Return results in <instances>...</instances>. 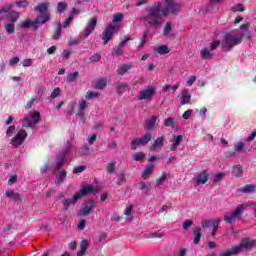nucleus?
<instances>
[{"label":"nucleus","instance_id":"51","mask_svg":"<svg viewBox=\"0 0 256 256\" xmlns=\"http://www.w3.org/2000/svg\"><path fill=\"white\" fill-rule=\"evenodd\" d=\"M134 161H141V159H145V154L143 152H137L132 156Z\"/></svg>","mask_w":256,"mask_h":256},{"label":"nucleus","instance_id":"53","mask_svg":"<svg viewBox=\"0 0 256 256\" xmlns=\"http://www.w3.org/2000/svg\"><path fill=\"white\" fill-rule=\"evenodd\" d=\"M169 89H172V91H177V89H179V85L171 86L168 84V85L163 86L164 93H167V91H169Z\"/></svg>","mask_w":256,"mask_h":256},{"label":"nucleus","instance_id":"24","mask_svg":"<svg viewBox=\"0 0 256 256\" xmlns=\"http://www.w3.org/2000/svg\"><path fill=\"white\" fill-rule=\"evenodd\" d=\"M180 99H181L180 105H187V103L191 101V95L189 93V90L187 89L183 90Z\"/></svg>","mask_w":256,"mask_h":256},{"label":"nucleus","instance_id":"8","mask_svg":"<svg viewBox=\"0 0 256 256\" xmlns=\"http://www.w3.org/2000/svg\"><path fill=\"white\" fill-rule=\"evenodd\" d=\"M13 4H6L4 7L0 9V15L7 14L8 19L12 23H16L19 20V12L12 10Z\"/></svg>","mask_w":256,"mask_h":256},{"label":"nucleus","instance_id":"16","mask_svg":"<svg viewBox=\"0 0 256 256\" xmlns=\"http://www.w3.org/2000/svg\"><path fill=\"white\" fill-rule=\"evenodd\" d=\"M95 27H97V18H92L82 33L83 37L87 38L93 31H95Z\"/></svg>","mask_w":256,"mask_h":256},{"label":"nucleus","instance_id":"9","mask_svg":"<svg viewBox=\"0 0 256 256\" xmlns=\"http://www.w3.org/2000/svg\"><path fill=\"white\" fill-rule=\"evenodd\" d=\"M152 137L153 135H151V133H146L143 137L132 140L131 150L135 151V149H137L139 145H141L142 147H145V145L149 144V141H151Z\"/></svg>","mask_w":256,"mask_h":256},{"label":"nucleus","instance_id":"14","mask_svg":"<svg viewBox=\"0 0 256 256\" xmlns=\"http://www.w3.org/2000/svg\"><path fill=\"white\" fill-rule=\"evenodd\" d=\"M95 209V202L93 200H89L82 209L78 211L79 217H87V215H91L93 210Z\"/></svg>","mask_w":256,"mask_h":256},{"label":"nucleus","instance_id":"10","mask_svg":"<svg viewBox=\"0 0 256 256\" xmlns=\"http://www.w3.org/2000/svg\"><path fill=\"white\" fill-rule=\"evenodd\" d=\"M39 119H41V114L39 112H34L31 115V118H24L22 127L33 129V127L39 123Z\"/></svg>","mask_w":256,"mask_h":256},{"label":"nucleus","instance_id":"25","mask_svg":"<svg viewBox=\"0 0 256 256\" xmlns=\"http://www.w3.org/2000/svg\"><path fill=\"white\" fill-rule=\"evenodd\" d=\"M87 247H89V241L82 240L80 243V251L77 252L78 256H85L87 255Z\"/></svg>","mask_w":256,"mask_h":256},{"label":"nucleus","instance_id":"19","mask_svg":"<svg viewBox=\"0 0 256 256\" xmlns=\"http://www.w3.org/2000/svg\"><path fill=\"white\" fill-rule=\"evenodd\" d=\"M163 145H165V136H160L150 146V151H157V149H163Z\"/></svg>","mask_w":256,"mask_h":256},{"label":"nucleus","instance_id":"34","mask_svg":"<svg viewBox=\"0 0 256 256\" xmlns=\"http://www.w3.org/2000/svg\"><path fill=\"white\" fill-rule=\"evenodd\" d=\"M139 187H140V191H143L144 195H149V193L151 192V188L145 182H140Z\"/></svg>","mask_w":256,"mask_h":256},{"label":"nucleus","instance_id":"61","mask_svg":"<svg viewBox=\"0 0 256 256\" xmlns=\"http://www.w3.org/2000/svg\"><path fill=\"white\" fill-rule=\"evenodd\" d=\"M191 225H193V222L191 220H186L183 224H182V229H189V227H191Z\"/></svg>","mask_w":256,"mask_h":256},{"label":"nucleus","instance_id":"20","mask_svg":"<svg viewBox=\"0 0 256 256\" xmlns=\"http://www.w3.org/2000/svg\"><path fill=\"white\" fill-rule=\"evenodd\" d=\"M5 197H7V199H13V201H16L18 203H21V201H23L21 199V194L15 192L14 190H7L5 192Z\"/></svg>","mask_w":256,"mask_h":256},{"label":"nucleus","instance_id":"11","mask_svg":"<svg viewBox=\"0 0 256 256\" xmlns=\"http://www.w3.org/2000/svg\"><path fill=\"white\" fill-rule=\"evenodd\" d=\"M25 139H27V131L22 129L12 138L11 145L17 149V147L23 145Z\"/></svg>","mask_w":256,"mask_h":256},{"label":"nucleus","instance_id":"50","mask_svg":"<svg viewBox=\"0 0 256 256\" xmlns=\"http://www.w3.org/2000/svg\"><path fill=\"white\" fill-rule=\"evenodd\" d=\"M243 149H245V143H243V142H238V143L235 145L234 151H236V153H241V152H243Z\"/></svg>","mask_w":256,"mask_h":256},{"label":"nucleus","instance_id":"44","mask_svg":"<svg viewBox=\"0 0 256 256\" xmlns=\"http://www.w3.org/2000/svg\"><path fill=\"white\" fill-rule=\"evenodd\" d=\"M232 11L234 13H243V11H245V6H243V4H237L232 7Z\"/></svg>","mask_w":256,"mask_h":256},{"label":"nucleus","instance_id":"2","mask_svg":"<svg viewBox=\"0 0 256 256\" xmlns=\"http://www.w3.org/2000/svg\"><path fill=\"white\" fill-rule=\"evenodd\" d=\"M250 27L251 23L247 22L242 24L239 29L226 33L222 40L223 51H231L233 47L241 45V43H243V39L251 40L253 35L249 32Z\"/></svg>","mask_w":256,"mask_h":256},{"label":"nucleus","instance_id":"1","mask_svg":"<svg viewBox=\"0 0 256 256\" xmlns=\"http://www.w3.org/2000/svg\"><path fill=\"white\" fill-rule=\"evenodd\" d=\"M181 12V4L176 0H165L164 9L161 10V2L155 3L152 7L147 8V14L144 16V21L148 23L153 29H159L163 26V17H167L169 13L171 15H177Z\"/></svg>","mask_w":256,"mask_h":256},{"label":"nucleus","instance_id":"59","mask_svg":"<svg viewBox=\"0 0 256 256\" xmlns=\"http://www.w3.org/2000/svg\"><path fill=\"white\" fill-rule=\"evenodd\" d=\"M213 225V220H203L202 227L203 229H207V227H211Z\"/></svg>","mask_w":256,"mask_h":256},{"label":"nucleus","instance_id":"15","mask_svg":"<svg viewBox=\"0 0 256 256\" xmlns=\"http://www.w3.org/2000/svg\"><path fill=\"white\" fill-rule=\"evenodd\" d=\"M194 179L197 185H205V183L209 181V172L207 170H203L197 173Z\"/></svg>","mask_w":256,"mask_h":256},{"label":"nucleus","instance_id":"37","mask_svg":"<svg viewBox=\"0 0 256 256\" xmlns=\"http://www.w3.org/2000/svg\"><path fill=\"white\" fill-rule=\"evenodd\" d=\"M107 87V79H100L95 83V89H105Z\"/></svg>","mask_w":256,"mask_h":256},{"label":"nucleus","instance_id":"7","mask_svg":"<svg viewBox=\"0 0 256 256\" xmlns=\"http://www.w3.org/2000/svg\"><path fill=\"white\" fill-rule=\"evenodd\" d=\"M117 33H119V27L113 25L107 26L102 32L103 45H107V43H109Z\"/></svg>","mask_w":256,"mask_h":256},{"label":"nucleus","instance_id":"49","mask_svg":"<svg viewBox=\"0 0 256 256\" xmlns=\"http://www.w3.org/2000/svg\"><path fill=\"white\" fill-rule=\"evenodd\" d=\"M16 7H19V9H25L29 7V1L24 0V1H18L16 2Z\"/></svg>","mask_w":256,"mask_h":256},{"label":"nucleus","instance_id":"60","mask_svg":"<svg viewBox=\"0 0 256 256\" xmlns=\"http://www.w3.org/2000/svg\"><path fill=\"white\" fill-rule=\"evenodd\" d=\"M60 94H61V89L55 88L51 94V97H52V99H55V98L59 97Z\"/></svg>","mask_w":256,"mask_h":256},{"label":"nucleus","instance_id":"38","mask_svg":"<svg viewBox=\"0 0 256 256\" xmlns=\"http://www.w3.org/2000/svg\"><path fill=\"white\" fill-rule=\"evenodd\" d=\"M156 51L159 55H167V53H169V47H167V45H161L156 48Z\"/></svg>","mask_w":256,"mask_h":256},{"label":"nucleus","instance_id":"30","mask_svg":"<svg viewBox=\"0 0 256 256\" xmlns=\"http://www.w3.org/2000/svg\"><path fill=\"white\" fill-rule=\"evenodd\" d=\"M232 174L234 177H243V167L241 165H236L232 169Z\"/></svg>","mask_w":256,"mask_h":256},{"label":"nucleus","instance_id":"46","mask_svg":"<svg viewBox=\"0 0 256 256\" xmlns=\"http://www.w3.org/2000/svg\"><path fill=\"white\" fill-rule=\"evenodd\" d=\"M231 255H238L237 250L235 249V246L231 248V250H228L224 253H220L219 256H231Z\"/></svg>","mask_w":256,"mask_h":256},{"label":"nucleus","instance_id":"31","mask_svg":"<svg viewBox=\"0 0 256 256\" xmlns=\"http://www.w3.org/2000/svg\"><path fill=\"white\" fill-rule=\"evenodd\" d=\"M63 27L61 26V23H56V30L54 32V35L52 36V39L57 41V39H61V31Z\"/></svg>","mask_w":256,"mask_h":256},{"label":"nucleus","instance_id":"62","mask_svg":"<svg viewBox=\"0 0 256 256\" xmlns=\"http://www.w3.org/2000/svg\"><path fill=\"white\" fill-rule=\"evenodd\" d=\"M13 133H15V126H10L8 127L7 131H6V135H8V137H11L13 135Z\"/></svg>","mask_w":256,"mask_h":256},{"label":"nucleus","instance_id":"45","mask_svg":"<svg viewBox=\"0 0 256 256\" xmlns=\"http://www.w3.org/2000/svg\"><path fill=\"white\" fill-rule=\"evenodd\" d=\"M171 29H172V24H171V22H167L166 25H165V27H164V35H165L166 37H169V35H173V34H171Z\"/></svg>","mask_w":256,"mask_h":256},{"label":"nucleus","instance_id":"36","mask_svg":"<svg viewBox=\"0 0 256 256\" xmlns=\"http://www.w3.org/2000/svg\"><path fill=\"white\" fill-rule=\"evenodd\" d=\"M219 223H221V218H217L213 220L212 222V235L215 237V234L217 233V229H219Z\"/></svg>","mask_w":256,"mask_h":256},{"label":"nucleus","instance_id":"57","mask_svg":"<svg viewBox=\"0 0 256 256\" xmlns=\"http://www.w3.org/2000/svg\"><path fill=\"white\" fill-rule=\"evenodd\" d=\"M164 236H165V234H163V233H157V232H154V233H150V234H149V237H150L151 239H155V238L161 239V238L164 237Z\"/></svg>","mask_w":256,"mask_h":256},{"label":"nucleus","instance_id":"47","mask_svg":"<svg viewBox=\"0 0 256 256\" xmlns=\"http://www.w3.org/2000/svg\"><path fill=\"white\" fill-rule=\"evenodd\" d=\"M127 89H129V84L127 83H122L118 85V89L117 92L118 93H125V91H127Z\"/></svg>","mask_w":256,"mask_h":256},{"label":"nucleus","instance_id":"33","mask_svg":"<svg viewBox=\"0 0 256 256\" xmlns=\"http://www.w3.org/2000/svg\"><path fill=\"white\" fill-rule=\"evenodd\" d=\"M67 11V3L65 2H58L57 3V13L58 15H61L62 13H65Z\"/></svg>","mask_w":256,"mask_h":256},{"label":"nucleus","instance_id":"43","mask_svg":"<svg viewBox=\"0 0 256 256\" xmlns=\"http://www.w3.org/2000/svg\"><path fill=\"white\" fill-rule=\"evenodd\" d=\"M127 182L126 174L125 172H120L118 175V182L117 185H123V183Z\"/></svg>","mask_w":256,"mask_h":256},{"label":"nucleus","instance_id":"56","mask_svg":"<svg viewBox=\"0 0 256 256\" xmlns=\"http://www.w3.org/2000/svg\"><path fill=\"white\" fill-rule=\"evenodd\" d=\"M85 169H87V166H77L73 169V173L74 174L83 173V171H85Z\"/></svg>","mask_w":256,"mask_h":256},{"label":"nucleus","instance_id":"52","mask_svg":"<svg viewBox=\"0 0 256 256\" xmlns=\"http://www.w3.org/2000/svg\"><path fill=\"white\" fill-rule=\"evenodd\" d=\"M79 77V72L70 73L67 75V80L70 81V83H73Z\"/></svg>","mask_w":256,"mask_h":256},{"label":"nucleus","instance_id":"63","mask_svg":"<svg viewBox=\"0 0 256 256\" xmlns=\"http://www.w3.org/2000/svg\"><path fill=\"white\" fill-rule=\"evenodd\" d=\"M255 137H256V131L252 132L251 135H249L246 138L247 143H251V141H253V139H255Z\"/></svg>","mask_w":256,"mask_h":256},{"label":"nucleus","instance_id":"4","mask_svg":"<svg viewBox=\"0 0 256 256\" xmlns=\"http://www.w3.org/2000/svg\"><path fill=\"white\" fill-rule=\"evenodd\" d=\"M92 193H97V190H95V187L88 185L79 190L78 192L75 193L73 198L67 199L63 198L62 199V205H63V211H68L70 205H75L79 199H83V197L87 195H91Z\"/></svg>","mask_w":256,"mask_h":256},{"label":"nucleus","instance_id":"13","mask_svg":"<svg viewBox=\"0 0 256 256\" xmlns=\"http://www.w3.org/2000/svg\"><path fill=\"white\" fill-rule=\"evenodd\" d=\"M71 151V144L67 143L65 146L64 151H62L58 156H57V161H56V171H59L63 167V163H65V157H67V153Z\"/></svg>","mask_w":256,"mask_h":256},{"label":"nucleus","instance_id":"64","mask_svg":"<svg viewBox=\"0 0 256 256\" xmlns=\"http://www.w3.org/2000/svg\"><path fill=\"white\" fill-rule=\"evenodd\" d=\"M14 183H17V176L16 175L10 176V179L8 181L9 185H13Z\"/></svg>","mask_w":256,"mask_h":256},{"label":"nucleus","instance_id":"29","mask_svg":"<svg viewBox=\"0 0 256 256\" xmlns=\"http://www.w3.org/2000/svg\"><path fill=\"white\" fill-rule=\"evenodd\" d=\"M202 236H203V234L201 233V228L200 227L194 228V244L195 245H197V243H199V241H201Z\"/></svg>","mask_w":256,"mask_h":256},{"label":"nucleus","instance_id":"22","mask_svg":"<svg viewBox=\"0 0 256 256\" xmlns=\"http://www.w3.org/2000/svg\"><path fill=\"white\" fill-rule=\"evenodd\" d=\"M78 105H79V108L77 112V117H80L81 119H83V117H85V109H87V101L80 100L78 102Z\"/></svg>","mask_w":256,"mask_h":256},{"label":"nucleus","instance_id":"6","mask_svg":"<svg viewBox=\"0 0 256 256\" xmlns=\"http://www.w3.org/2000/svg\"><path fill=\"white\" fill-rule=\"evenodd\" d=\"M256 241L251 238H244L241 240L240 244L234 246V249H236V253H243V251H249L250 249H253L255 247Z\"/></svg>","mask_w":256,"mask_h":256},{"label":"nucleus","instance_id":"21","mask_svg":"<svg viewBox=\"0 0 256 256\" xmlns=\"http://www.w3.org/2000/svg\"><path fill=\"white\" fill-rule=\"evenodd\" d=\"M181 141H183V135H173L172 144L170 146L171 151H177V147L181 145Z\"/></svg>","mask_w":256,"mask_h":256},{"label":"nucleus","instance_id":"18","mask_svg":"<svg viewBox=\"0 0 256 256\" xmlns=\"http://www.w3.org/2000/svg\"><path fill=\"white\" fill-rule=\"evenodd\" d=\"M131 40H132L131 37H127L118 46L113 48V53H115V55H117L118 57L123 55V47H126L127 43H129V41H131Z\"/></svg>","mask_w":256,"mask_h":256},{"label":"nucleus","instance_id":"23","mask_svg":"<svg viewBox=\"0 0 256 256\" xmlns=\"http://www.w3.org/2000/svg\"><path fill=\"white\" fill-rule=\"evenodd\" d=\"M156 123H157V117L152 116L150 119L146 120L144 129H146V131H153L155 129Z\"/></svg>","mask_w":256,"mask_h":256},{"label":"nucleus","instance_id":"58","mask_svg":"<svg viewBox=\"0 0 256 256\" xmlns=\"http://www.w3.org/2000/svg\"><path fill=\"white\" fill-rule=\"evenodd\" d=\"M112 21L113 23H120L123 21V14H115Z\"/></svg>","mask_w":256,"mask_h":256},{"label":"nucleus","instance_id":"32","mask_svg":"<svg viewBox=\"0 0 256 256\" xmlns=\"http://www.w3.org/2000/svg\"><path fill=\"white\" fill-rule=\"evenodd\" d=\"M117 162L112 161L109 162L106 166V173H108L109 175H111V173H115L116 169H117Z\"/></svg>","mask_w":256,"mask_h":256},{"label":"nucleus","instance_id":"17","mask_svg":"<svg viewBox=\"0 0 256 256\" xmlns=\"http://www.w3.org/2000/svg\"><path fill=\"white\" fill-rule=\"evenodd\" d=\"M255 191H256L255 184H247V185L243 186L242 188L237 189L236 193H237V195H243V193L249 194V193H255Z\"/></svg>","mask_w":256,"mask_h":256},{"label":"nucleus","instance_id":"54","mask_svg":"<svg viewBox=\"0 0 256 256\" xmlns=\"http://www.w3.org/2000/svg\"><path fill=\"white\" fill-rule=\"evenodd\" d=\"M220 45H221V42L216 40L210 44L209 49L210 51L214 52L217 49V47H219Z\"/></svg>","mask_w":256,"mask_h":256},{"label":"nucleus","instance_id":"39","mask_svg":"<svg viewBox=\"0 0 256 256\" xmlns=\"http://www.w3.org/2000/svg\"><path fill=\"white\" fill-rule=\"evenodd\" d=\"M5 31L8 35H13V33H15V23L6 24Z\"/></svg>","mask_w":256,"mask_h":256},{"label":"nucleus","instance_id":"48","mask_svg":"<svg viewBox=\"0 0 256 256\" xmlns=\"http://www.w3.org/2000/svg\"><path fill=\"white\" fill-rule=\"evenodd\" d=\"M165 127H175V120L172 117H169L164 120Z\"/></svg>","mask_w":256,"mask_h":256},{"label":"nucleus","instance_id":"3","mask_svg":"<svg viewBox=\"0 0 256 256\" xmlns=\"http://www.w3.org/2000/svg\"><path fill=\"white\" fill-rule=\"evenodd\" d=\"M49 2L38 4L34 7V11H38V15L35 21L26 20L22 23V29H39V25H45L48 21H51V13H49Z\"/></svg>","mask_w":256,"mask_h":256},{"label":"nucleus","instance_id":"42","mask_svg":"<svg viewBox=\"0 0 256 256\" xmlns=\"http://www.w3.org/2000/svg\"><path fill=\"white\" fill-rule=\"evenodd\" d=\"M85 97L87 101H91V99H97V97H99V92L88 91Z\"/></svg>","mask_w":256,"mask_h":256},{"label":"nucleus","instance_id":"55","mask_svg":"<svg viewBox=\"0 0 256 256\" xmlns=\"http://www.w3.org/2000/svg\"><path fill=\"white\" fill-rule=\"evenodd\" d=\"M90 61L92 63H99V61H101V54H94L90 57Z\"/></svg>","mask_w":256,"mask_h":256},{"label":"nucleus","instance_id":"40","mask_svg":"<svg viewBox=\"0 0 256 256\" xmlns=\"http://www.w3.org/2000/svg\"><path fill=\"white\" fill-rule=\"evenodd\" d=\"M223 177H225V172H217L213 176L214 183H219V182L223 181Z\"/></svg>","mask_w":256,"mask_h":256},{"label":"nucleus","instance_id":"27","mask_svg":"<svg viewBox=\"0 0 256 256\" xmlns=\"http://www.w3.org/2000/svg\"><path fill=\"white\" fill-rule=\"evenodd\" d=\"M67 179V171L61 170L57 175H56V185H61L63 181Z\"/></svg>","mask_w":256,"mask_h":256},{"label":"nucleus","instance_id":"35","mask_svg":"<svg viewBox=\"0 0 256 256\" xmlns=\"http://www.w3.org/2000/svg\"><path fill=\"white\" fill-rule=\"evenodd\" d=\"M153 169H155V165L151 164L150 166L146 167L143 171L142 177L147 179L151 173H153Z\"/></svg>","mask_w":256,"mask_h":256},{"label":"nucleus","instance_id":"26","mask_svg":"<svg viewBox=\"0 0 256 256\" xmlns=\"http://www.w3.org/2000/svg\"><path fill=\"white\" fill-rule=\"evenodd\" d=\"M213 51L210 48H203L200 52V57L202 59H213Z\"/></svg>","mask_w":256,"mask_h":256},{"label":"nucleus","instance_id":"28","mask_svg":"<svg viewBox=\"0 0 256 256\" xmlns=\"http://www.w3.org/2000/svg\"><path fill=\"white\" fill-rule=\"evenodd\" d=\"M133 65L131 63L124 64L119 67L118 69V75H125L129 71V69H132Z\"/></svg>","mask_w":256,"mask_h":256},{"label":"nucleus","instance_id":"41","mask_svg":"<svg viewBox=\"0 0 256 256\" xmlns=\"http://www.w3.org/2000/svg\"><path fill=\"white\" fill-rule=\"evenodd\" d=\"M167 180V172H163L161 177L156 180V187H160Z\"/></svg>","mask_w":256,"mask_h":256},{"label":"nucleus","instance_id":"5","mask_svg":"<svg viewBox=\"0 0 256 256\" xmlns=\"http://www.w3.org/2000/svg\"><path fill=\"white\" fill-rule=\"evenodd\" d=\"M251 206H253V204H239L232 213L224 215L225 223H235L239 215H241V213H243L247 207Z\"/></svg>","mask_w":256,"mask_h":256},{"label":"nucleus","instance_id":"12","mask_svg":"<svg viewBox=\"0 0 256 256\" xmlns=\"http://www.w3.org/2000/svg\"><path fill=\"white\" fill-rule=\"evenodd\" d=\"M156 93L155 88L148 86L139 92L138 99L139 101H151Z\"/></svg>","mask_w":256,"mask_h":256}]
</instances>
